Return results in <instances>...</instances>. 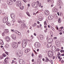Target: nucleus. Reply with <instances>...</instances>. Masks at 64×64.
Instances as JSON below:
<instances>
[{
  "mask_svg": "<svg viewBox=\"0 0 64 64\" xmlns=\"http://www.w3.org/2000/svg\"><path fill=\"white\" fill-rule=\"evenodd\" d=\"M34 46L37 48H38L40 47V44L39 42H36L34 44Z\"/></svg>",
  "mask_w": 64,
  "mask_h": 64,
  "instance_id": "1",
  "label": "nucleus"
},
{
  "mask_svg": "<svg viewBox=\"0 0 64 64\" xmlns=\"http://www.w3.org/2000/svg\"><path fill=\"white\" fill-rule=\"evenodd\" d=\"M7 3L8 5H12L13 4V2L12 0H8L7 1Z\"/></svg>",
  "mask_w": 64,
  "mask_h": 64,
  "instance_id": "2",
  "label": "nucleus"
},
{
  "mask_svg": "<svg viewBox=\"0 0 64 64\" xmlns=\"http://www.w3.org/2000/svg\"><path fill=\"white\" fill-rule=\"evenodd\" d=\"M13 46L14 47V48H17L18 46V44L16 42H13Z\"/></svg>",
  "mask_w": 64,
  "mask_h": 64,
  "instance_id": "3",
  "label": "nucleus"
},
{
  "mask_svg": "<svg viewBox=\"0 0 64 64\" xmlns=\"http://www.w3.org/2000/svg\"><path fill=\"white\" fill-rule=\"evenodd\" d=\"M16 5L17 6L20 7L21 5V2L20 1H17L16 2Z\"/></svg>",
  "mask_w": 64,
  "mask_h": 64,
  "instance_id": "4",
  "label": "nucleus"
},
{
  "mask_svg": "<svg viewBox=\"0 0 64 64\" xmlns=\"http://www.w3.org/2000/svg\"><path fill=\"white\" fill-rule=\"evenodd\" d=\"M48 55L50 57H53V52H51V51H50H50L49 53H48Z\"/></svg>",
  "mask_w": 64,
  "mask_h": 64,
  "instance_id": "5",
  "label": "nucleus"
},
{
  "mask_svg": "<svg viewBox=\"0 0 64 64\" xmlns=\"http://www.w3.org/2000/svg\"><path fill=\"white\" fill-rule=\"evenodd\" d=\"M38 4L37 3L34 2L32 4V6L34 8H36L38 6Z\"/></svg>",
  "mask_w": 64,
  "mask_h": 64,
  "instance_id": "6",
  "label": "nucleus"
},
{
  "mask_svg": "<svg viewBox=\"0 0 64 64\" xmlns=\"http://www.w3.org/2000/svg\"><path fill=\"white\" fill-rule=\"evenodd\" d=\"M8 17H5L4 18L3 20V22L4 23H5L7 22L8 21Z\"/></svg>",
  "mask_w": 64,
  "mask_h": 64,
  "instance_id": "7",
  "label": "nucleus"
},
{
  "mask_svg": "<svg viewBox=\"0 0 64 64\" xmlns=\"http://www.w3.org/2000/svg\"><path fill=\"white\" fill-rule=\"evenodd\" d=\"M53 18H54V16L53 15H49L48 17V20H52Z\"/></svg>",
  "mask_w": 64,
  "mask_h": 64,
  "instance_id": "8",
  "label": "nucleus"
},
{
  "mask_svg": "<svg viewBox=\"0 0 64 64\" xmlns=\"http://www.w3.org/2000/svg\"><path fill=\"white\" fill-rule=\"evenodd\" d=\"M19 62L20 64H25L24 60L22 59H20L19 60Z\"/></svg>",
  "mask_w": 64,
  "mask_h": 64,
  "instance_id": "9",
  "label": "nucleus"
},
{
  "mask_svg": "<svg viewBox=\"0 0 64 64\" xmlns=\"http://www.w3.org/2000/svg\"><path fill=\"white\" fill-rule=\"evenodd\" d=\"M47 42L48 43H51L53 42V39L52 38H49L47 40Z\"/></svg>",
  "mask_w": 64,
  "mask_h": 64,
  "instance_id": "10",
  "label": "nucleus"
},
{
  "mask_svg": "<svg viewBox=\"0 0 64 64\" xmlns=\"http://www.w3.org/2000/svg\"><path fill=\"white\" fill-rule=\"evenodd\" d=\"M45 13L46 15H49L50 14V12H49V11L48 10H46L45 12Z\"/></svg>",
  "mask_w": 64,
  "mask_h": 64,
  "instance_id": "11",
  "label": "nucleus"
},
{
  "mask_svg": "<svg viewBox=\"0 0 64 64\" xmlns=\"http://www.w3.org/2000/svg\"><path fill=\"white\" fill-rule=\"evenodd\" d=\"M51 49L52 50V51H56V50H57L56 47V46H52V48Z\"/></svg>",
  "mask_w": 64,
  "mask_h": 64,
  "instance_id": "12",
  "label": "nucleus"
},
{
  "mask_svg": "<svg viewBox=\"0 0 64 64\" xmlns=\"http://www.w3.org/2000/svg\"><path fill=\"white\" fill-rule=\"evenodd\" d=\"M38 37L40 38V40H42L43 39V36L42 35H40L38 36Z\"/></svg>",
  "mask_w": 64,
  "mask_h": 64,
  "instance_id": "13",
  "label": "nucleus"
},
{
  "mask_svg": "<svg viewBox=\"0 0 64 64\" xmlns=\"http://www.w3.org/2000/svg\"><path fill=\"white\" fill-rule=\"evenodd\" d=\"M12 19H14L15 18V15L13 13L11 14L10 15Z\"/></svg>",
  "mask_w": 64,
  "mask_h": 64,
  "instance_id": "14",
  "label": "nucleus"
},
{
  "mask_svg": "<svg viewBox=\"0 0 64 64\" xmlns=\"http://www.w3.org/2000/svg\"><path fill=\"white\" fill-rule=\"evenodd\" d=\"M11 37L13 39L15 40L16 39V36H15V34H12L11 35Z\"/></svg>",
  "mask_w": 64,
  "mask_h": 64,
  "instance_id": "15",
  "label": "nucleus"
},
{
  "mask_svg": "<svg viewBox=\"0 0 64 64\" xmlns=\"http://www.w3.org/2000/svg\"><path fill=\"white\" fill-rule=\"evenodd\" d=\"M28 41L27 40H23L22 43L27 44Z\"/></svg>",
  "mask_w": 64,
  "mask_h": 64,
  "instance_id": "16",
  "label": "nucleus"
},
{
  "mask_svg": "<svg viewBox=\"0 0 64 64\" xmlns=\"http://www.w3.org/2000/svg\"><path fill=\"white\" fill-rule=\"evenodd\" d=\"M52 43H48L47 44V46L48 48H49V47H51Z\"/></svg>",
  "mask_w": 64,
  "mask_h": 64,
  "instance_id": "17",
  "label": "nucleus"
},
{
  "mask_svg": "<svg viewBox=\"0 0 64 64\" xmlns=\"http://www.w3.org/2000/svg\"><path fill=\"white\" fill-rule=\"evenodd\" d=\"M8 58H6L4 60V62L5 63H8Z\"/></svg>",
  "mask_w": 64,
  "mask_h": 64,
  "instance_id": "18",
  "label": "nucleus"
},
{
  "mask_svg": "<svg viewBox=\"0 0 64 64\" xmlns=\"http://www.w3.org/2000/svg\"><path fill=\"white\" fill-rule=\"evenodd\" d=\"M30 51V49L29 48L26 49L25 50V52L26 53H27L28 52Z\"/></svg>",
  "mask_w": 64,
  "mask_h": 64,
  "instance_id": "19",
  "label": "nucleus"
},
{
  "mask_svg": "<svg viewBox=\"0 0 64 64\" xmlns=\"http://www.w3.org/2000/svg\"><path fill=\"white\" fill-rule=\"evenodd\" d=\"M26 45H27V44H26L22 43V45L23 48H25V47H26Z\"/></svg>",
  "mask_w": 64,
  "mask_h": 64,
  "instance_id": "20",
  "label": "nucleus"
},
{
  "mask_svg": "<svg viewBox=\"0 0 64 64\" xmlns=\"http://www.w3.org/2000/svg\"><path fill=\"white\" fill-rule=\"evenodd\" d=\"M16 54H17V55H19V56H20V55H21V56H22V53H21L20 52H18L17 53L16 52Z\"/></svg>",
  "mask_w": 64,
  "mask_h": 64,
  "instance_id": "21",
  "label": "nucleus"
},
{
  "mask_svg": "<svg viewBox=\"0 0 64 64\" xmlns=\"http://www.w3.org/2000/svg\"><path fill=\"white\" fill-rule=\"evenodd\" d=\"M56 44L57 45H58V46H59L60 45V42L59 41H58L57 42H56Z\"/></svg>",
  "mask_w": 64,
  "mask_h": 64,
  "instance_id": "22",
  "label": "nucleus"
},
{
  "mask_svg": "<svg viewBox=\"0 0 64 64\" xmlns=\"http://www.w3.org/2000/svg\"><path fill=\"white\" fill-rule=\"evenodd\" d=\"M38 20L39 21H42L43 20V19L42 18V17L41 16H40L38 17Z\"/></svg>",
  "mask_w": 64,
  "mask_h": 64,
  "instance_id": "23",
  "label": "nucleus"
},
{
  "mask_svg": "<svg viewBox=\"0 0 64 64\" xmlns=\"http://www.w3.org/2000/svg\"><path fill=\"white\" fill-rule=\"evenodd\" d=\"M0 44L1 45H3L4 44V43H3V40H0Z\"/></svg>",
  "mask_w": 64,
  "mask_h": 64,
  "instance_id": "24",
  "label": "nucleus"
},
{
  "mask_svg": "<svg viewBox=\"0 0 64 64\" xmlns=\"http://www.w3.org/2000/svg\"><path fill=\"white\" fill-rule=\"evenodd\" d=\"M4 31V33H8L9 32L8 30L7 29L5 30Z\"/></svg>",
  "mask_w": 64,
  "mask_h": 64,
  "instance_id": "25",
  "label": "nucleus"
},
{
  "mask_svg": "<svg viewBox=\"0 0 64 64\" xmlns=\"http://www.w3.org/2000/svg\"><path fill=\"white\" fill-rule=\"evenodd\" d=\"M24 7H25V4H22V7L21 8V9H24L23 8H24Z\"/></svg>",
  "mask_w": 64,
  "mask_h": 64,
  "instance_id": "26",
  "label": "nucleus"
},
{
  "mask_svg": "<svg viewBox=\"0 0 64 64\" xmlns=\"http://www.w3.org/2000/svg\"><path fill=\"white\" fill-rule=\"evenodd\" d=\"M5 47L6 48H8L9 47V45L8 44H7L5 45Z\"/></svg>",
  "mask_w": 64,
  "mask_h": 64,
  "instance_id": "27",
  "label": "nucleus"
},
{
  "mask_svg": "<svg viewBox=\"0 0 64 64\" xmlns=\"http://www.w3.org/2000/svg\"><path fill=\"white\" fill-rule=\"evenodd\" d=\"M58 22L59 23H60V22H61V20L60 18H58Z\"/></svg>",
  "mask_w": 64,
  "mask_h": 64,
  "instance_id": "28",
  "label": "nucleus"
},
{
  "mask_svg": "<svg viewBox=\"0 0 64 64\" xmlns=\"http://www.w3.org/2000/svg\"><path fill=\"white\" fill-rule=\"evenodd\" d=\"M36 25H37V24L36 23H35L34 24H32V26L33 27H35Z\"/></svg>",
  "mask_w": 64,
  "mask_h": 64,
  "instance_id": "29",
  "label": "nucleus"
},
{
  "mask_svg": "<svg viewBox=\"0 0 64 64\" xmlns=\"http://www.w3.org/2000/svg\"><path fill=\"white\" fill-rule=\"evenodd\" d=\"M6 24V25H8V26H9L10 25V23L9 22H8Z\"/></svg>",
  "mask_w": 64,
  "mask_h": 64,
  "instance_id": "30",
  "label": "nucleus"
},
{
  "mask_svg": "<svg viewBox=\"0 0 64 64\" xmlns=\"http://www.w3.org/2000/svg\"><path fill=\"white\" fill-rule=\"evenodd\" d=\"M44 24L45 25H46H46H47V23H46V21H45L44 22Z\"/></svg>",
  "mask_w": 64,
  "mask_h": 64,
  "instance_id": "31",
  "label": "nucleus"
},
{
  "mask_svg": "<svg viewBox=\"0 0 64 64\" xmlns=\"http://www.w3.org/2000/svg\"><path fill=\"white\" fill-rule=\"evenodd\" d=\"M18 23H22V20H20V21H18Z\"/></svg>",
  "mask_w": 64,
  "mask_h": 64,
  "instance_id": "32",
  "label": "nucleus"
},
{
  "mask_svg": "<svg viewBox=\"0 0 64 64\" xmlns=\"http://www.w3.org/2000/svg\"><path fill=\"white\" fill-rule=\"evenodd\" d=\"M9 38V36H6V37H5V39L6 40L8 38Z\"/></svg>",
  "mask_w": 64,
  "mask_h": 64,
  "instance_id": "33",
  "label": "nucleus"
},
{
  "mask_svg": "<svg viewBox=\"0 0 64 64\" xmlns=\"http://www.w3.org/2000/svg\"><path fill=\"white\" fill-rule=\"evenodd\" d=\"M62 5V3L61 2H60V4H59L58 5Z\"/></svg>",
  "mask_w": 64,
  "mask_h": 64,
  "instance_id": "34",
  "label": "nucleus"
},
{
  "mask_svg": "<svg viewBox=\"0 0 64 64\" xmlns=\"http://www.w3.org/2000/svg\"><path fill=\"white\" fill-rule=\"evenodd\" d=\"M48 61L49 60H48V59H47V60H45V62H48Z\"/></svg>",
  "mask_w": 64,
  "mask_h": 64,
  "instance_id": "35",
  "label": "nucleus"
},
{
  "mask_svg": "<svg viewBox=\"0 0 64 64\" xmlns=\"http://www.w3.org/2000/svg\"><path fill=\"white\" fill-rule=\"evenodd\" d=\"M40 4H38V6L39 7H41V3H40Z\"/></svg>",
  "mask_w": 64,
  "mask_h": 64,
  "instance_id": "36",
  "label": "nucleus"
},
{
  "mask_svg": "<svg viewBox=\"0 0 64 64\" xmlns=\"http://www.w3.org/2000/svg\"><path fill=\"white\" fill-rule=\"evenodd\" d=\"M2 36H4L5 34H4V32H3L2 34Z\"/></svg>",
  "mask_w": 64,
  "mask_h": 64,
  "instance_id": "37",
  "label": "nucleus"
},
{
  "mask_svg": "<svg viewBox=\"0 0 64 64\" xmlns=\"http://www.w3.org/2000/svg\"><path fill=\"white\" fill-rule=\"evenodd\" d=\"M60 52H61L62 53V52H64V50H61L60 51Z\"/></svg>",
  "mask_w": 64,
  "mask_h": 64,
  "instance_id": "38",
  "label": "nucleus"
},
{
  "mask_svg": "<svg viewBox=\"0 0 64 64\" xmlns=\"http://www.w3.org/2000/svg\"><path fill=\"white\" fill-rule=\"evenodd\" d=\"M60 50H59V48H57L56 51L57 52V51H59Z\"/></svg>",
  "mask_w": 64,
  "mask_h": 64,
  "instance_id": "39",
  "label": "nucleus"
},
{
  "mask_svg": "<svg viewBox=\"0 0 64 64\" xmlns=\"http://www.w3.org/2000/svg\"><path fill=\"white\" fill-rule=\"evenodd\" d=\"M22 0L23 1H24V2L25 3H26V2H27V1H26V0Z\"/></svg>",
  "mask_w": 64,
  "mask_h": 64,
  "instance_id": "40",
  "label": "nucleus"
},
{
  "mask_svg": "<svg viewBox=\"0 0 64 64\" xmlns=\"http://www.w3.org/2000/svg\"><path fill=\"white\" fill-rule=\"evenodd\" d=\"M10 39V38L9 37L7 39V40H6L8 41H9V40Z\"/></svg>",
  "mask_w": 64,
  "mask_h": 64,
  "instance_id": "41",
  "label": "nucleus"
},
{
  "mask_svg": "<svg viewBox=\"0 0 64 64\" xmlns=\"http://www.w3.org/2000/svg\"><path fill=\"white\" fill-rule=\"evenodd\" d=\"M60 2H57V4H58V5H59V4L60 3Z\"/></svg>",
  "mask_w": 64,
  "mask_h": 64,
  "instance_id": "42",
  "label": "nucleus"
},
{
  "mask_svg": "<svg viewBox=\"0 0 64 64\" xmlns=\"http://www.w3.org/2000/svg\"><path fill=\"white\" fill-rule=\"evenodd\" d=\"M26 14H27V15H28V14H29V12H26Z\"/></svg>",
  "mask_w": 64,
  "mask_h": 64,
  "instance_id": "43",
  "label": "nucleus"
},
{
  "mask_svg": "<svg viewBox=\"0 0 64 64\" xmlns=\"http://www.w3.org/2000/svg\"><path fill=\"white\" fill-rule=\"evenodd\" d=\"M58 58H59V59H60H60H62V58H60V56H58Z\"/></svg>",
  "mask_w": 64,
  "mask_h": 64,
  "instance_id": "44",
  "label": "nucleus"
},
{
  "mask_svg": "<svg viewBox=\"0 0 64 64\" xmlns=\"http://www.w3.org/2000/svg\"><path fill=\"white\" fill-rule=\"evenodd\" d=\"M18 34L19 35H21V33L19 32H18Z\"/></svg>",
  "mask_w": 64,
  "mask_h": 64,
  "instance_id": "45",
  "label": "nucleus"
},
{
  "mask_svg": "<svg viewBox=\"0 0 64 64\" xmlns=\"http://www.w3.org/2000/svg\"><path fill=\"white\" fill-rule=\"evenodd\" d=\"M57 39V37H55L53 38V39L54 40H55V39Z\"/></svg>",
  "mask_w": 64,
  "mask_h": 64,
  "instance_id": "46",
  "label": "nucleus"
},
{
  "mask_svg": "<svg viewBox=\"0 0 64 64\" xmlns=\"http://www.w3.org/2000/svg\"><path fill=\"white\" fill-rule=\"evenodd\" d=\"M38 58H40V59H41V56L40 55H39L38 56Z\"/></svg>",
  "mask_w": 64,
  "mask_h": 64,
  "instance_id": "47",
  "label": "nucleus"
},
{
  "mask_svg": "<svg viewBox=\"0 0 64 64\" xmlns=\"http://www.w3.org/2000/svg\"><path fill=\"white\" fill-rule=\"evenodd\" d=\"M18 31L17 30H16L15 31V32L16 33H18Z\"/></svg>",
  "mask_w": 64,
  "mask_h": 64,
  "instance_id": "48",
  "label": "nucleus"
},
{
  "mask_svg": "<svg viewBox=\"0 0 64 64\" xmlns=\"http://www.w3.org/2000/svg\"><path fill=\"white\" fill-rule=\"evenodd\" d=\"M32 57H33L34 56V54L33 53H32Z\"/></svg>",
  "mask_w": 64,
  "mask_h": 64,
  "instance_id": "49",
  "label": "nucleus"
},
{
  "mask_svg": "<svg viewBox=\"0 0 64 64\" xmlns=\"http://www.w3.org/2000/svg\"><path fill=\"white\" fill-rule=\"evenodd\" d=\"M4 7H5V8H6V7H7V5H4Z\"/></svg>",
  "mask_w": 64,
  "mask_h": 64,
  "instance_id": "50",
  "label": "nucleus"
},
{
  "mask_svg": "<svg viewBox=\"0 0 64 64\" xmlns=\"http://www.w3.org/2000/svg\"><path fill=\"white\" fill-rule=\"evenodd\" d=\"M37 27H38V28H40V26H39L38 25H37Z\"/></svg>",
  "mask_w": 64,
  "mask_h": 64,
  "instance_id": "51",
  "label": "nucleus"
},
{
  "mask_svg": "<svg viewBox=\"0 0 64 64\" xmlns=\"http://www.w3.org/2000/svg\"><path fill=\"white\" fill-rule=\"evenodd\" d=\"M51 0H48V2H51Z\"/></svg>",
  "mask_w": 64,
  "mask_h": 64,
  "instance_id": "52",
  "label": "nucleus"
},
{
  "mask_svg": "<svg viewBox=\"0 0 64 64\" xmlns=\"http://www.w3.org/2000/svg\"><path fill=\"white\" fill-rule=\"evenodd\" d=\"M0 27H3V26H2V25H1V24H0Z\"/></svg>",
  "mask_w": 64,
  "mask_h": 64,
  "instance_id": "53",
  "label": "nucleus"
},
{
  "mask_svg": "<svg viewBox=\"0 0 64 64\" xmlns=\"http://www.w3.org/2000/svg\"><path fill=\"white\" fill-rule=\"evenodd\" d=\"M3 56H4V57H5V54H2Z\"/></svg>",
  "mask_w": 64,
  "mask_h": 64,
  "instance_id": "54",
  "label": "nucleus"
},
{
  "mask_svg": "<svg viewBox=\"0 0 64 64\" xmlns=\"http://www.w3.org/2000/svg\"><path fill=\"white\" fill-rule=\"evenodd\" d=\"M34 53H36V54H37V52H36L35 50H34Z\"/></svg>",
  "mask_w": 64,
  "mask_h": 64,
  "instance_id": "55",
  "label": "nucleus"
},
{
  "mask_svg": "<svg viewBox=\"0 0 64 64\" xmlns=\"http://www.w3.org/2000/svg\"><path fill=\"white\" fill-rule=\"evenodd\" d=\"M56 29L57 30H58V26H56Z\"/></svg>",
  "mask_w": 64,
  "mask_h": 64,
  "instance_id": "56",
  "label": "nucleus"
},
{
  "mask_svg": "<svg viewBox=\"0 0 64 64\" xmlns=\"http://www.w3.org/2000/svg\"><path fill=\"white\" fill-rule=\"evenodd\" d=\"M58 55H59H59H60V52H58Z\"/></svg>",
  "mask_w": 64,
  "mask_h": 64,
  "instance_id": "57",
  "label": "nucleus"
},
{
  "mask_svg": "<svg viewBox=\"0 0 64 64\" xmlns=\"http://www.w3.org/2000/svg\"><path fill=\"white\" fill-rule=\"evenodd\" d=\"M28 16H29V17H31V16H30V15L29 14H28Z\"/></svg>",
  "mask_w": 64,
  "mask_h": 64,
  "instance_id": "58",
  "label": "nucleus"
},
{
  "mask_svg": "<svg viewBox=\"0 0 64 64\" xmlns=\"http://www.w3.org/2000/svg\"><path fill=\"white\" fill-rule=\"evenodd\" d=\"M12 62H13V63H14V62H15L14 61V60H12Z\"/></svg>",
  "mask_w": 64,
  "mask_h": 64,
  "instance_id": "59",
  "label": "nucleus"
},
{
  "mask_svg": "<svg viewBox=\"0 0 64 64\" xmlns=\"http://www.w3.org/2000/svg\"><path fill=\"white\" fill-rule=\"evenodd\" d=\"M29 42H31V41H32V40L30 39L29 40Z\"/></svg>",
  "mask_w": 64,
  "mask_h": 64,
  "instance_id": "60",
  "label": "nucleus"
},
{
  "mask_svg": "<svg viewBox=\"0 0 64 64\" xmlns=\"http://www.w3.org/2000/svg\"><path fill=\"white\" fill-rule=\"evenodd\" d=\"M6 53L7 55H8V53L7 52H6Z\"/></svg>",
  "mask_w": 64,
  "mask_h": 64,
  "instance_id": "61",
  "label": "nucleus"
},
{
  "mask_svg": "<svg viewBox=\"0 0 64 64\" xmlns=\"http://www.w3.org/2000/svg\"><path fill=\"white\" fill-rule=\"evenodd\" d=\"M57 14L58 15V16H59V12H58L57 13Z\"/></svg>",
  "mask_w": 64,
  "mask_h": 64,
  "instance_id": "62",
  "label": "nucleus"
},
{
  "mask_svg": "<svg viewBox=\"0 0 64 64\" xmlns=\"http://www.w3.org/2000/svg\"><path fill=\"white\" fill-rule=\"evenodd\" d=\"M37 52H38V51H39V49H38L37 50Z\"/></svg>",
  "mask_w": 64,
  "mask_h": 64,
  "instance_id": "63",
  "label": "nucleus"
},
{
  "mask_svg": "<svg viewBox=\"0 0 64 64\" xmlns=\"http://www.w3.org/2000/svg\"><path fill=\"white\" fill-rule=\"evenodd\" d=\"M63 53H64V54H62V56H64V52Z\"/></svg>",
  "mask_w": 64,
  "mask_h": 64,
  "instance_id": "64",
  "label": "nucleus"
}]
</instances>
